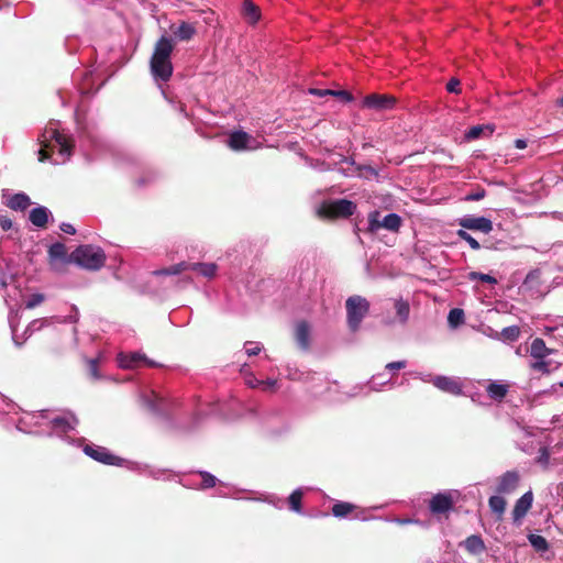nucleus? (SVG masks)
I'll use <instances>...</instances> for the list:
<instances>
[{
	"mask_svg": "<svg viewBox=\"0 0 563 563\" xmlns=\"http://www.w3.org/2000/svg\"><path fill=\"white\" fill-rule=\"evenodd\" d=\"M450 325L457 327L464 322V311L460 308L451 309L448 316Z\"/></svg>",
	"mask_w": 563,
	"mask_h": 563,
	"instance_id": "nucleus-35",
	"label": "nucleus"
},
{
	"mask_svg": "<svg viewBox=\"0 0 563 563\" xmlns=\"http://www.w3.org/2000/svg\"><path fill=\"white\" fill-rule=\"evenodd\" d=\"M0 227L3 231H8L12 228V220L5 216H0Z\"/></svg>",
	"mask_w": 563,
	"mask_h": 563,
	"instance_id": "nucleus-45",
	"label": "nucleus"
},
{
	"mask_svg": "<svg viewBox=\"0 0 563 563\" xmlns=\"http://www.w3.org/2000/svg\"><path fill=\"white\" fill-rule=\"evenodd\" d=\"M509 386L506 384H498L493 382L487 385L486 393L493 400L501 401L508 394Z\"/></svg>",
	"mask_w": 563,
	"mask_h": 563,
	"instance_id": "nucleus-17",
	"label": "nucleus"
},
{
	"mask_svg": "<svg viewBox=\"0 0 563 563\" xmlns=\"http://www.w3.org/2000/svg\"><path fill=\"white\" fill-rule=\"evenodd\" d=\"M260 352H261V347H258V346L246 350V353L249 356L257 355Z\"/></svg>",
	"mask_w": 563,
	"mask_h": 563,
	"instance_id": "nucleus-52",
	"label": "nucleus"
},
{
	"mask_svg": "<svg viewBox=\"0 0 563 563\" xmlns=\"http://www.w3.org/2000/svg\"><path fill=\"white\" fill-rule=\"evenodd\" d=\"M302 492L300 489L294 490L288 497L289 508L295 512H301Z\"/></svg>",
	"mask_w": 563,
	"mask_h": 563,
	"instance_id": "nucleus-33",
	"label": "nucleus"
},
{
	"mask_svg": "<svg viewBox=\"0 0 563 563\" xmlns=\"http://www.w3.org/2000/svg\"><path fill=\"white\" fill-rule=\"evenodd\" d=\"M490 510L497 515V519L501 520L506 510L507 501L501 496H492L488 499Z\"/></svg>",
	"mask_w": 563,
	"mask_h": 563,
	"instance_id": "nucleus-24",
	"label": "nucleus"
},
{
	"mask_svg": "<svg viewBox=\"0 0 563 563\" xmlns=\"http://www.w3.org/2000/svg\"><path fill=\"white\" fill-rule=\"evenodd\" d=\"M460 80L457 78H451V80L446 84V90L452 93H460Z\"/></svg>",
	"mask_w": 563,
	"mask_h": 563,
	"instance_id": "nucleus-43",
	"label": "nucleus"
},
{
	"mask_svg": "<svg viewBox=\"0 0 563 563\" xmlns=\"http://www.w3.org/2000/svg\"><path fill=\"white\" fill-rule=\"evenodd\" d=\"M53 423H54L55 426H57V427H63V426L67 424V421H66V419H65V418H55V419L53 420Z\"/></svg>",
	"mask_w": 563,
	"mask_h": 563,
	"instance_id": "nucleus-53",
	"label": "nucleus"
},
{
	"mask_svg": "<svg viewBox=\"0 0 563 563\" xmlns=\"http://www.w3.org/2000/svg\"><path fill=\"white\" fill-rule=\"evenodd\" d=\"M552 353V350L547 347L545 342L540 339L536 338L530 346V355L536 360L545 358L548 355Z\"/></svg>",
	"mask_w": 563,
	"mask_h": 563,
	"instance_id": "nucleus-18",
	"label": "nucleus"
},
{
	"mask_svg": "<svg viewBox=\"0 0 563 563\" xmlns=\"http://www.w3.org/2000/svg\"><path fill=\"white\" fill-rule=\"evenodd\" d=\"M541 285V271L533 269L529 272L523 280L522 286L527 289H537Z\"/></svg>",
	"mask_w": 563,
	"mask_h": 563,
	"instance_id": "nucleus-29",
	"label": "nucleus"
},
{
	"mask_svg": "<svg viewBox=\"0 0 563 563\" xmlns=\"http://www.w3.org/2000/svg\"><path fill=\"white\" fill-rule=\"evenodd\" d=\"M89 366V373L92 377H98V361L97 360H89L88 362Z\"/></svg>",
	"mask_w": 563,
	"mask_h": 563,
	"instance_id": "nucleus-46",
	"label": "nucleus"
},
{
	"mask_svg": "<svg viewBox=\"0 0 563 563\" xmlns=\"http://www.w3.org/2000/svg\"><path fill=\"white\" fill-rule=\"evenodd\" d=\"M47 146L45 145L44 147H42L40 151H38V161L40 162H45L46 159H48L51 157V152L47 151L46 148Z\"/></svg>",
	"mask_w": 563,
	"mask_h": 563,
	"instance_id": "nucleus-48",
	"label": "nucleus"
},
{
	"mask_svg": "<svg viewBox=\"0 0 563 563\" xmlns=\"http://www.w3.org/2000/svg\"><path fill=\"white\" fill-rule=\"evenodd\" d=\"M82 451L92 460L106 465L121 466L124 463V459L112 454L104 446L86 444Z\"/></svg>",
	"mask_w": 563,
	"mask_h": 563,
	"instance_id": "nucleus-6",
	"label": "nucleus"
},
{
	"mask_svg": "<svg viewBox=\"0 0 563 563\" xmlns=\"http://www.w3.org/2000/svg\"><path fill=\"white\" fill-rule=\"evenodd\" d=\"M31 205V200L27 195L21 192L13 195L9 201L8 207L12 210H25Z\"/></svg>",
	"mask_w": 563,
	"mask_h": 563,
	"instance_id": "nucleus-22",
	"label": "nucleus"
},
{
	"mask_svg": "<svg viewBox=\"0 0 563 563\" xmlns=\"http://www.w3.org/2000/svg\"><path fill=\"white\" fill-rule=\"evenodd\" d=\"M295 340L302 351L307 352L310 349V325L307 321L302 320L296 324Z\"/></svg>",
	"mask_w": 563,
	"mask_h": 563,
	"instance_id": "nucleus-13",
	"label": "nucleus"
},
{
	"mask_svg": "<svg viewBox=\"0 0 563 563\" xmlns=\"http://www.w3.org/2000/svg\"><path fill=\"white\" fill-rule=\"evenodd\" d=\"M530 368L536 372L549 374L550 373V363L547 362L544 358L536 360V362L530 364Z\"/></svg>",
	"mask_w": 563,
	"mask_h": 563,
	"instance_id": "nucleus-38",
	"label": "nucleus"
},
{
	"mask_svg": "<svg viewBox=\"0 0 563 563\" xmlns=\"http://www.w3.org/2000/svg\"><path fill=\"white\" fill-rule=\"evenodd\" d=\"M60 230L67 234H75L76 230L70 223H63Z\"/></svg>",
	"mask_w": 563,
	"mask_h": 563,
	"instance_id": "nucleus-49",
	"label": "nucleus"
},
{
	"mask_svg": "<svg viewBox=\"0 0 563 563\" xmlns=\"http://www.w3.org/2000/svg\"><path fill=\"white\" fill-rule=\"evenodd\" d=\"M243 15L252 24L256 23L261 18L260 8L252 0L243 1Z\"/></svg>",
	"mask_w": 563,
	"mask_h": 563,
	"instance_id": "nucleus-20",
	"label": "nucleus"
},
{
	"mask_svg": "<svg viewBox=\"0 0 563 563\" xmlns=\"http://www.w3.org/2000/svg\"><path fill=\"white\" fill-rule=\"evenodd\" d=\"M188 269H189V263L180 262L175 265H172L170 267L154 271L153 275H156V276L178 275Z\"/></svg>",
	"mask_w": 563,
	"mask_h": 563,
	"instance_id": "nucleus-26",
	"label": "nucleus"
},
{
	"mask_svg": "<svg viewBox=\"0 0 563 563\" xmlns=\"http://www.w3.org/2000/svg\"><path fill=\"white\" fill-rule=\"evenodd\" d=\"M396 316L401 324H405L409 319L410 306L409 302L404 299H397L394 303Z\"/></svg>",
	"mask_w": 563,
	"mask_h": 563,
	"instance_id": "nucleus-25",
	"label": "nucleus"
},
{
	"mask_svg": "<svg viewBox=\"0 0 563 563\" xmlns=\"http://www.w3.org/2000/svg\"><path fill=\"white\" fill-rule=\"evenodd\" d=\"M45 297L43 294H33L26 302V308L32 309L41 305Z\"/></svg>",
	"mask_w": 563,
	"mask_h": 563,
	"instance_id": "nucleus-40",
	"label": "nucleus"
},
{
	"mask_svg": "<svg viewBox=\"0 0 563 563\" xmlns=\"http://www.w3.org/2000/svg\"><path fill=\"white\" fill-rule=\"evenodd\" d=\"M432 384L440 390L457 396L462 394V384L457 378L449 376H435Z\"/></svg>",
	"mask_w": 563,
	"mask_h": 563,
	"instance_id": "nucleus-12",
	"label": "nucleus"
},
{
	"mask_svg": "<svg viewBox=\"0 0 563 563\" xmlns=\"http://www.w3.org/2000/svg\"><path fill=\"white\" fill-rule=\"evenodd\" d=\"M173 34L179 41H190L196 34V27L194 24L183 21L177 27H173Z\"/></svg>",
	"mask_w": 563,
	"mask_h": 563,
	"instance_id": "nucleus-16",
	"label": "nucleus"
},
{
	"mask_svg": "<svg viewBox=\"0 0 563 563\" xmlns=\"http://www.w3.org/2000/svg\"><path fill=\"white\" fill-rule=\"evenodd\" d=\"M467 278L470 280H481L483 283H487V284H492V285L497 284V279L494 276L484 274V273H478V272H470L467 275Z\"/></svg>",
	"mask_w": 563,
	"mask_h": 563,
	"instance_id": "nucleus-36",
	"label": "nucleus"
},
{
	"mask_svg": "<svg viewBox=\"0 0 563 563\" xmlns=\"http://www.w3.org/2000/svg\"><path fill=\"white\" fill-rule=\"evenodd\" d=\"M406 367V362L405 361H396V362H390L386 365V368L387 369H390V371H394V369H402Z\"/></svg>",
	"mask_w": 563,
	"mask_h": 563,
	"instance_id": "nucleus-47",
	"label": "nucleus"
},
{
	"mask_svg": "<svg viewBox=\"0 0 563 563\" xmlns=\"http://www.w3.org/2000/svg\"><path fill=\"white\" fill-rule=\"evenodd\" d=\"M542 0H538V4H541Z\"/></svg>",
	"mask_w": 563,
	"mask_h": 563,
	"instance_id": "nucleus-56",
	"label": "nucleus"
},
{
	"mask_svg": "<svg viewBox=\"0 0 563 563\" xmlns=\"http://www.w3.org/2000/svg\"><path fill=\"white\" fill-rule=\"evenodd\" d=\"M356 508L355 505L346 501H339L332 506V514L336 518H343L350 515Z\"/></svg>",
	"mask_w": 563,
	"mask_h": 563,
	"instance_id": "nucleus-28",
	"label": "nucleus"
},
{
	"mask_svg": "<svg viewBox=\"0 0 563 563\" xmlns=\"http://www.w3.org/2000/svg\"><path fill=\"white\" fill-rule=\"evenodd\" d=\"M397 103L396 97L391 95L371 93L364 97L362 107L376 111L393 109Z\"/></svg>",
	"mask_w": 563,
	"mask_h": 563,
	"instance_id": "nucleus-7",
	"label": "nucleus"
},
{
	"mask_svg": "<svg viewBox=\"0 0 563 563\" xmlns=\"http://www.w3.org/2000/svg\"><path fill=\"white\" fill-rule=\"evenodd\" d=\"M500 334L503 340L514 342L520 336V328L518 325L506 327Z\"/></svg>",
	"mask_w": 563,
	"mask_h": 563,
	"instance_id": "nucleus-34",
	"label": "nucleus"
},
{
	"mask_svg": "<svg viewBox=\"0 0 563 563\" xmlns=\"http://www.w3.org/2000/svg\"><path fill=\"white\" fill-rule=\"evenodd\" d=\"M369 301L360 295L350 296L345 300L346 323L351 332H357L361 323L369 312Z\"/></svg>",
	"mask_w": 563,
	"mask_h": 563,
	"instance_id": "nucleus-4",
	"label": "nucleus"
},
{
	"mask_svg": "<svg viewBox=\"0 0 563 563\" xmlns=\"http://www.w3.org/2000/svg\"><path fill=\"white\" fill-rule=\"evenodd\" d=\"M140 362H145L147 366L153 367L155 366V363L152 361H147L144 355H141L139 353L132 354L131 356L126 357L125 360L121 361V365L125 368H134L139 366Z\"/></svg>",
	"mask_w": 563,
	"mask_h": 563,
	"instance_id": "nucleus-27",
	"label": "nucleus"
},
{
	"mask_svg": "<svg viewBox=\"0 0 563 563\" xmlns=\"http://www.w3.org/2000/svg\"><path fill=\"white\" fill-rule=\"evenodd\" d=\"M175 42L172 37L163 35L155 45L150 59V68L153 77L163 81H168L173 75L172 53Z\"/></svg>",
	"mask_w": 563,
	"mask_h": 563,
	"instance_id": "nucleus-1",
	"label": "nucleus"
},
{
	"mask_svg": "<svg viewBox=\"0 0 563 563\" xmlns=\"http://www.w3.org/2000/svg\"><path fill=\"white\" fill-rule=\"evenodd\" d=\"M485 196H486L485 189L477 188L476 190L468 192L464 199L466 201H478V200L483 199Z\"/></svg>",
	"mask_w": 563,
	"mask_h": 563,
	"instance_id": "nucleus-39",
	"label": "nucleus"
},
{
	"mask_svg": "<svg viewBox=\"0 0 563 563\" xmlns=\"http://www.w3.org/2000/svg\"><path fill=\"white\" fill-rule=\"evenodd\" d=\"M368 227L366 232L371 234H375L379 229H386L390 232H398L402 220L397 213H388L383 219H380V212L378 210H374L368 213Z\"/></svg>",
	"mask_w": 563,
	"mask_h": 563,
	"instance_id": "nucleus-5",
	"label": "nucleus"
},
{
	"mask_svg": "<svg viewBox=\"0 0 563 563\" xmlns=\"http://www.w3.org/2000/svg\"><path fill=\"white\" fill-rule=\"evenodd\" d=\"M520 476L517 471H507L497 478L496 492L499 495L514 493L519 485Z\"/></svg>",
	"mask_w": 563,
	"mask_h": 563,
	"instance_id": "nucleus-9",
	"label": "nucleus"
},
{
	"mask_svg": "<svg viewBox=\"0 0 563 563\" xmlns=\"http://www.w3.org/2000/svg\"><path fill=\"white\" fill-rule=\"evenodd\" d=\"M69 262L88 271H99L106 263V254L100 247L80 245L71 252Z\"/></svg>",
	"mask_w": 563,
	"mask_h": 563,
	"instance_id": "nucleus-3",
	"label": "nucleus"
},
{
	"mask_svg": "<svg viewBox=\"0 0 563 563\" xmlns=\"http://www.w3.org/2000/svg\"><path fill=\"white\" fill-rule=\"evenodd\" d=\"M309 93L318 97H325V96H332L333 90L332 89H318V88H310Z\"/></svg>",
	"mask_w": 563,
	"mask_h": 563,
	"instance_id": "nucleus-44",
	"label": "nucleus"
},
{
	"mask_svg": "<svg viewBox=\"0 0 563 563\" xmlns=\"http://www.w3.org/2000/svg\"><path fill=\"white\" fill-rule=\"evenodd\" d=\"M46 133H49L51 134V137L54 139L56 141V143L60 146V152L62 153H68L70 151V142L69 140L63 135L62 133H59L57 130H49V131H46Z\"/></svg>",
	"mask_w": 563,
	"mask_h": 563,
	"instance_id": "nucleus-30",
	"label": "nucleus"
},
{
	"mask_svg": "<svg viewBox=\"0 0 563 563\" xmlns=\"http://www.w3.org/2000/svg\"><path fill=\"white\" fill-rule=\"evenodd\" d=\"M451 493H438L429 500V510L432 515H446L454 507Z\"/></svg>",
	"mask_w": 563,
	"mask_h": 563,
	"instance_id": "nucleus-8",
	"label": "nucleus"
},
{
	"mask_svg": "<svg viewBox=\"0 0 563 563\" xmlns=\"http://www.w3.org/2000/svg\"><path fill=\"white\" fill-rule=\"evenodd\" d=\"M459 224L466 230L481 231L489 233L493 230V223L485 217H465L460 219Z\"/></svg>",
	"mask_w": 563,
	"mask_h": 563,
	"instance_id": "nucleus-11",
	"label": "nucleus"
},
{
	"mask_svg": "<svg viewBox=\"0 0 563 563\" xmlns=\"http://www.w3.org/2000/svg\"><path fill=\"white\" fill-rule=\"evenodd\" d=\"M533 503V494L531 490L525 493L515 504L512 509V520L515 523L520 525L521 520L526 517L531 509Z\"/></svg>",
	"mask_w": 563,
	"mask_h": 563,
	"instance_id": "nucleus-10",
	"label": "nucleus"
},
{
	"mask_svg": "<svg viewBox=\"0 0 563 563\" xmlns=\"http://www.w3.org/2000/svg\"><path fill=\"white\" fill-rule=\"evenodd\" d=\"M189 269L196 271L205 277L212 278L218 269L214 263H189Z\"/></svg>",
	"mask_w": 563,
	"mask_h": 563,
	"instance_id": "nucleus-23",
	"label": "nucleus"
},
{
	"mask_svg": "<svg viewBox=\"0 0 563 563\" xmlns=\"http://www.w3.org/2000/svg\"><path fill=\"white\" fill-rule=\"evenodd\" d=\"M556 103L558 106L563 107V97L558 99Z\"/></svg>",
	"mask_w": 563,
	"mask_h": 563,
	"instance_id": "nucleus-54",
	"label": "nucleus"
},
{
	"mask_svg": "<svg viewBox=\"0 0 563 563\" xmlns=\"http://www.w3.org/2000/svg\"><path fill=\"white\" fill-rule=\"evenodd\" d=\"M48 213L45 207L34 208L30 212V221L33 225L44 228L47 224Z\"/></svg>",
	"mask_w": 563,
	"mask_h": 563,
	"instance_id": "nucleus-21",
	"label": "nucleus"
},
{
	"mask_svg": "<svg viewBox=\"0 0 563 563\" xmlns=\"http://www.w3.org/2000/svg\"><path fill=\"white\" fill-rule=\"evenodd\" d=\"M538 461L540 463H542V464H547L548 463V461H549V453H548V451L545 449L541 450V454H540Z\"/></svg>",
	"mask_w": 563,
	"mask_h": 563,
	"instance_id": "nucleus-50",
	"label": "nucleus"
},
{
	"mask_svg": "<svg viewBox=\"0 0 563 563\" xmlns=\"http://www.w3.org/2000/svg\"><path fill=\"white\" fill-rule=\"evenodd\" d=\"M553 330H554V329L549 328V329H547V332H548V333H551Z\"/></svg>",
	"mask_w": 563,
	"mask_h": 563,
	"instance_id": "nucleus-55",
	"label": "nucleus"
},
{
	"mask_svg": "<svg viewBox=\"0 0 563 563\" xmlns=\"http://www.w3.org/2000/svg\"><path fill=\"white\" fill-rule=\"evenodd\" d=\"M462 545L464 549L473 555H477L483 553L486 550V545L484 543V540L481 536L472 534L467 537L463 542Z\"/></svg>",
	"mask_w": 563,
	"mask_h": 563,
	"instance_id": "nucleus-14",
	"label": "nucleus"
},
{
	"mask_svg": "<svg viewBox=\"0 0 563 563\" xmlns=\"http://www.w3.org/2000/svg\"><path fill=\"white\" fill-rule=\"evenodd\" d=\"M48 258H49L51 264L55 261H63L66 263H70L69 257H67L66 246L60 242H56L49 246Z\"/></svg>",
	"mask_w": 563,
	"mask_h": 563,
	"instance_id": "nucleus-19",
	"label": "nucleus"
},
{
	"mask_svg": "<svg viewBox=\"0 0 563 563\" xmlns=\"http://www.w3.org/2000/svg\"><path fill=\"white\" fill-rule=\"evenodd\" d=\"M485 130L489 131V134H493L494 129L490 125H474L465 133L466 141L477 140Z\"/></svg>",
	"mask_w": 563,
	"mask_h": 563,
	"instance_id": "nucleus-32",
	"label": "nucleus"
},
{
	"mask_svg": "<svg viewBox=\"0 0 563 563\" xmlns=\"http://www.w3.org/2000/svg\"><path fill=\"white\" fill-rule=\"evenodd\" d=\"M515 146H516V148H518V150H523V148H526V147H527V141H526V140H522V139H517V140L515 141Z\"/></svg>",
	"mask_w": 563,
	"mask_h": 563,
	"instance_id": "nucleus-51",
	"label": "nucleus"
},
{
	"mask_svg": "<svg viewBox=\"0 0 563 563\" xmlns=\"http://www.w3.org/2000/svg\"><path fill=\"white\" fill-rule=\"evenodd\" d=\"M250 134L244 131H236L230 134L229 146L234 151H242L249 147Z\"/></svg>",
	"mask_w": 563,
	"mask_h": 563,
	"instance_id": "nucleus-15",
	"label": "nucleus"
},
{
	"mask_svg": "<svg viewBox=\"0 0 563 563\" xmlns=\"http://www.w3.org/2000/svg\"><path fill=\"white\" fill-rule=\"evenodd\" d=\"M528 540L538 552H545L549 550V543L547 539L540 534L530 533L528 536Z\"/></svg>",
	"mask_w": 563,
	"mask_h": 563,
	"instance_id": "nucleus-31",
	"label": "nucleus"
},
{
	"mask_svg": "<svg viewBox=\"0 0 563 563\" xmlns=\"http://www.w3.org/2000/svg\"><path fill=\"white\" fill-rule=\"evenodd\" d=\"M333 97L341 99L343 102L353 101V96L347 90H333Z\"/></svg>",
	"mask_w": 563,
	"mask_h": 563,
	"instance_id": "nucleus-42",
	"label": "nucleus"
},
{
	"mask_svg": "<svg viewBox=\"0 0 563 563\" xmlns=\"http://www.w3.org/2000/svg\"><path fill=\"white\" fill-rule=\"evenodd\" d=\"M457 236L468 243V245L473 250H479L481 245L477 240H475L470 233H467L465 230H459L456 232Z\"/></svg>",
	"mask_w": 563,
	"mask_h": 563,
	"instance_id": "nucleus-37",
	"label": "nucleus"
},
{
	"mask_svg": "<svg viewBox=\"0 0 563 563\" xmlns=\"http://www.w3.org/2000/svg\"><path fill=\"white\" fill-rule=\"evenodd\" d=\"M356 209V203L345 198L324 200L318 207L317 216L322 220L335 221L352 217Z\"/></svg>",
	"mask_w": 563,
	"mask_h": 563,
	"instance_id": "nucleus-2",
	"label": "nucleus"
},
{
	"mask_svg": "<svg viewBox=\"0 0 563 563\" xmlns=\"http://www.w3.org/2000/svg\"><path fill=\"white\" fill-rule=\"evenodd\" d=\"M202 487L211 488L216 485V477L207 472H201Z\"/></svg>",
	"mask_w": 563,
	"mask_h": 563,
	"instance_id": "nucleus-41",
	"label": "nucleus"
}]
</instances>
